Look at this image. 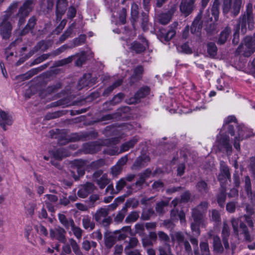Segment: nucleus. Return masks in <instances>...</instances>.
<instances>
[{
	"label": "nucleus",
	"mask_w": 255,
	"mask_h": 255,
	"mask_svg": "<svg viewBox=\"0 0 255 255\" xmlns=\"http://www.w3.org/2000/svg\"><path fill=\"white\" fill-rule=\"evenodd\" d=\"M35 21H36V19H35V18L34 17H31L29 19V21H28V22L27 23V24L26 25V27H25V29H32L35 24Z\"/></svg>",
	"instance_id": "obj_56"
},
{
	"label": "nucleus",
	"mask_w": 255,
	"mask_h": 255,
	"mask_svg": "<svg viewBox=\"0 0 255 255\" xmlns=\"http://www.w3.org/2000/svg\"><path fill=\"white\" fill-rule=\"evenodd\" d=\"M126 182L124 178H121L118 182H117L116 187L117 191L119 192L121 191L126 185Z\"/></svg>",
	"instance_id": "obj_49"
},
{
	"label": "nucleus",
	"mask_w": 255,
	"mask_h": 255,
	"mask_svg": "<svg viewBox=\"0 0 255 255\" xmlns=\"http://www.w3.org/2000/svg\"><path fill=\"white\" fill-rule=\"evenodd\" d=\"M109 209L107 208H101L97 210L95 214V220L104 226H108L111 221L110 217L108 216Z\"/></svg>",
	"instance_id": "obj_9"
},
{
	"label": "nucleus",
	"mask_w": 255,
	"mask_h": 255,
	"mask_svg": "<svg viewBox=\"0 0 255 255\" xmlns=\"http://www.w3.org/2000/svg\"><path fill=\"white\" fill-rule=\"evenodd\" d=\"M139 214L136 212H133L130 214L126 218V221L127 223L135 222L138 218Z\"/></svg>",
	"instance_id": "obj_43"
},
{
	"label": "nucleus",
	"mask_w": 255,
	"mask_h": 255,
	"mask_svg": "<svg viewBox=\"0 0 255 255\" xmlns=\"http://www.w3.org/2000/svg\"><path fill=\"white\" fill-rule=\"evenodd\" d=\"M200 251H194L195 255H210V251L207 242H201L200 244Z\"/></svg>",
	"instance_id": "obj_23"
},
{
	"label": "nucleus",
	"mask_w": 255,
	"mask_h": 255,
	"mask_svg": "<svg viewBox=\"0 0 255 255\" xmlns=\"http://www.w3.org/2000/svg\"><path fill=\"white\" fill-rule=\"evenodd\" d=\"M226 199L225 190L222 189L217 196V202L220 206H223Z\"/></svg>",
	"instance_id": "obj_39"
},
{
	"label": "nucleus",
	"mask_w": 255,
	"mask_h": 255,
	"mask_svg": "<svg viewBox=\"0 0 255 255\" xmlns=\"http://www.w3.org/2000/svg\"><path fill=\"white\" fill-rule=\"evenodd\" d=\"M53 155L54 158L57 159H61V158L69 155V153L66 152L65 149L60 148L56 151L53 152Z\"/></svg>",
	"instance_id": "obj_28"
},
{
	"label": "nucleus",
	"mask_w": 255,
	"mask_h": 255,
	"mask_svg": "<svg viewBox=\"0 0 255 255\" xmlns=\"http://www.w3.org/2000/svg\"><path fill=\"white\" fill-rule=\"evenodd\" d=\"M124 98V95L123 94H118L115 96L112 101L113 104H117L121 102L122 99Z\"/></svg>",
	"instance_id": "obj_52"
},
{
	"label": "nucleus",
	"mask_w": 255,
	"mask_h": 255,
	"mask_svg": "<svg viewBox=\"0 0 255 255\" xmlns=\"http://www.w3.org/2000/svg\"><path fill=\"white\" fill-rule=\"evenodd\" d=\"M123 168L120 165L116 164L112 167L111 172L113 176H117L121 173Z\"/></svg>",
	"instance_id": "obj_48"
},
{
	"label": "nucleus",
	"mask_w": 255,
	"mask_h": 255,
	"mask_svg": "<svg viewBox=\"0 0 255 255\" xmlns=\"http://www.w3.org/2000/svg\"><path fill=\"white\" fill-rule=\"evenodd\" d=\"M67 6L66 0H57L56 4V14L57 18L61 19V15L63 14Z\"/></svg>",
	"instance_id": "obj_15"
},
{
	"label": "nucleus",
	"mask_w": 255,
	"mask_h": 255,
	"mask_svg": "<svg viewBox=\"0 0 255 255\" xmlns=\"http://www.w3.org/2000/svg\"><path fill=\"white\" fill-rule=\"evenodd\" d=\"M135 229L136 233L141 234L144 231V226L142 224H137L135 225Z\"/></svg>",
	"instance_id": "obj_63"
},
{
	"label": "nucleus",
	"mask_w": 255,
	"mask_h": 255,
	"mask_svg": "<svg viewBox=\"0 0 255 255\" xmlns=\"http://www.w3.org/2000/svg\"><path fill=\"white\" fill-rule=\"evenodd\" d=\"M241 26V32L245 34L246 32V21L243 20L237 26L236 29L234 33V37L233 39V42L234 44H237L239 40V29L240 27Z\"/></svg>",
	"instance_id": "obj_16"
},
{
	"label": "nucleus",
	"mask_w": 255,
	"mask_h": 255,
	"mask_svg": "<svg viewBox=\"0 0 255 255\" xmlns=\"http://www.w3.org/2000/svg\"><path fill=\"white\" fill-rule=\"evenodd\" d=\"M196 187L198 191L202 194L206 193L208 190L207 184L203 181H200L198 182Z\"/></svg>",
	"instance_id": "obj_35"
},
{
	"label": "nucleus",
	"mask_w": 255,
	"mask_h": 255,
	"mask_svg": "<svg viewBox=\"0 0 255 255\" xmlns=\"http://www.w3.org/2000/svg\"><path fill=\"white\" fill-rule=\"evenodd\" d=\"M171 19V16L169 14L166 13L161 14L159 18V22L163 24H167Z\"/></svg>",
	"instance_id": "obj_42"
},
{
	"label": "nucleus",
	"mask_w": 255,
	"mask_h": 255,
	"mask_svg": "<svg viewBox=\"0 0 255 255\" xmlns=\"http://www.w3.org/2000/svg\"><path fill=\"white\" fill-rule=\"evenodd\" d=\"M159 252L160 255H172L170 251V248L168 246H166L164 249L160 248Z\"/></svg>",
	"instance_id": "obj_53"
},
{
	"label": "nucleus",
	"mask_w": 255,
	"mask_h": 255,
	"mask_svg": "<svg viewBox=\"0 0 255 255\" xmlns=\"http://www.w3.org/2000/svg\"><path fill=\"white\" fill-rule=\"evenodd\" d=\"M82 223L85 229L92 230L95 228V223L91 221L90 218L88 217L83 219Z\"/></svg>",
	"instance_id": "obj_30"
},
{
	"label": "nucleus",
	"mask_w": 255,
	"mask_h": 255,
	"mask_svg": "<svg viewBox=\"0 0 255 255\" xmlns=\"http://www.w3.org/2000/svg\"><path fill=\"white\" fill-rule=\"evenodd\" d=\"M72 248L70 244L68 242L66 244H64L62 247V251L60 255H67L72 253Z\"/></svg>",
	"instance_id": "obj_34"
},
{
	"label": "nucleus",
	"mask_w": 255,
	"mask_h": 255,
	"mask_svg": "<svg viewBox=\"0 0 255 255\" xmlns=\"http://www.w3.org/2000/svg\"><path fill=\"white\" fill-rule=\"evenodd\" d=\"M11 116L6 112L0 109V126L5 130L6 126H10L12 124Z\"/></svg>",
	"instance_id": "obj_12"
},
{
	"label": "nucleus",
	"mask_w": 255,
	"mask_h": 255,
	"mask_svg": "<svg viewBox=\"0 0 255 255\" xmlns=\"http://www.w3.org/2000/svg\"><path fill=\"white\" fill-rule=\"evenodd\" d=\"M219 0H215L211 8L212 16L210 18L211 21H217L218 20L219 14Z\"/></svg>",
	"instance_id": "obj_18"
},
{
	"label": "nucleus",
	"mask_w": 255,
	"mask_h": 255,
	"mask_svg": "<svg viewBox=\"0 0 255 255\" xmlns=\"http://www.w3.org/2000/svg\"><path fill=\"white\" fill-rule=\"evenodd\" d=\"M202 28V24L201 22V16H198L193 21L191 27V31L193 33H195L199 32Z\"/></svg>",
	"instance_id": "obj_24"
},
{
	"label": "nucleus",
	"mask_w": 255,
	"mask_h": 255,
	"mask_svg": "<svg viewBox=\"0 0 255 255\" xmlns=\"http://www.w3.org/2000/svg\"><path fill=\"white\" fill-rule=\"evenodd\" d=\"M138 139L136 137H133L128 142H125L121 146L120 149L116 146L118 143V139L110 140L107 139L104 141V144L108 147L105 150V152L110 155L119 154L123 152L128 150L130 148L133 147L134 144L138 141Z\"/></svg>",
	"instance_id": "obj_4"
},
{
	"label": "nucleus",
	"mask_w": 255,
	"mask_h": 255,
	"mask_svg": "<svg viewBox=\"0 0 255 255\" xmlns=\"http://www.w3.org/2000/svg\"><path fill=\"white\" fill-rule=\"evenodd\" d=\"M236 209V204L234 202H231L228 203L226 206L227 210L230 213L235 212Z\"/></svg>",
	"instance_id": "obj_55"
},
{
	"label": "nucleus",
	"mask_w": 255,
	"mask_h": 255,
	"mask_svg": "<svg viewBox=\"0 0 255 255\" xmlns=\"http://www.w3.org/2000/svg\"><path fill=\"white\" fill-rule=\"evenodd\" d=\"M94 178L101 189L105 188L109 182L107 174H102V171L95 172L94 174Z\"/></svg>",
	"instance_id": "obj_11"
},
{
	"label": "nucleus",
	"mask_w": 255,
	"mask_h": 255,
	"mask_svg": "<svg viewBox=\"0 0 255 255\" xmlns=\"http://www.w3.org/2000/svg\"><path fill=\"white\" fill-rule=\"evenodd\" d=\"M126 14L127 11L125 8H123L120 11L118 15V20H116L115 21L116 24H123L126 23ZM113 22H114V19L112 20Z\"/></svg>",
	"instance_id": "obj_25"
},
{
	"label": "nucleus",
	"mask_w": 255,
	"mask_h": 255,
	"mask_svg": "<svg viewBox=\"0 0 255 255\" xmlns=\"http://www.w3.org/2000/svg\"><path fill=\"white\" fill-rule=\"evenodd\" d=\"M34 6V3L32 0H26L22 6L20 8L18 13L19 17V24L21 25L25 20V18L32 10Z\"/></svg>",
	"instance_id": "obj_8"
},
{
	"label": "nucleus",
	"mask_w": 255,
	"mask_h": 255,
	"mask_svg": "<svg viewBox=\"0 0 255 255\" xmlns=\"http://www.w3.org/2000/svg\"><path fill=\"white\" fill-rule=\"evenodd\" d=\"M230 33V29L228 27L225 28V29L221 33L218 43L220 44L224 43L228 39Z\"/></svg>",
	"instance_id": "obj_27"
},
{
	"label": "nucleus",
	"mask_w": 255,
	"mask_h": 255,
	"mask_svg": "<svg viewBox=\"0 0 255 255\" xmlns=\"http://www.w3.org/2000/svg\"><path fill=\"white\" fill-rule=\"evenodd\" d=\"M76 13V10L74 7H70L69 8L67 15L69 18H73Z\"/></svg>",
	"instance_id": "obj_60"
},
{
	"label": "nucleus",
	"mask_w": 255,
	"mask_h": 255,
	"mask_svg": "<svg viewBox=\"0 0 255 255\" xmlns=\"http://www.w3.org/2000/svg\"><path fill=\"white\" fill-rule=\"evenodd\" d=\"M169 201H161L157 204L156 207V210L157 212L159 214H162L164 212V207H166L169 204Z\"/></svg>",
	"instance_id": "obj_36"
},
{
	"label": "nucleus",
	"mask_w": 255,
	"mask_h": 255,
	"mask_svg": "<svg viewBox=\"0 0 255 255\" xmlns=\"http://www.w3.org/2000/svg\"><path fill=\"white\" fill-rule=\"evenodd\" d=\"M208 207V203L206 202H202L198 206L194 208L192 211V216L194 222L191 223V229L197 235L200 234L199 227L205 226L204 216L205 215Z\"/></svg>",
	"instance_id": "obj_2"
},
{
	"label": "nucleus",
	"mask_w": 255,
	"mask_h": 255,
	"mask_svg": "<svg viewBox=\"0 0 255 255\" xmlns=\"http://www.w3.org/2000/svg\"><path fill=\"white\" fill-rule=\"evenodd\" d=\"M151 174V171L147 169L141 175L139 179L136 181V184L141 185L145 180L146 178L149 176Z\"/></svg>",
	"instance_id": "obj_33"
},
{
	"label": "nucleus",
	"mask_w": 255,
	"mask_h": 255,
	"mask_svg": "<svg viewBox=\"0 0 255 255\" xmlns=\"http://www.w3.org/2000/svg\"><path fill=\"white\" fill-rule=\"evenodd\" d=\"M138 14V6L135 3H132L131 6V15L132 17L135 19Z\"/></svg>",
	"instance_id": "obj_45"
},
{
	"label": "nucleus",
	"mask_w": 255,
	"mask_h": 255,
	"mask_svg": "<svg viewBox=\"0 0 255 255\" xmlns=\"http://www.w3.org/2000/svg\"><path fill=\"white\" fill-rule=\"evenodd\" d=\"M86 164V162L82 160H77L74 161V169L76 170L79 176L84 174Z\"/></svg>",
	"instance_id": "obj_19"
},
{
	"label": "nucleus",
	"mask_w": 255,
	"mask_h": 255,
	"mask_svg": "<svg viewBox=\"0 0 255 255\" xmlns=\"http://www.w3.org/2000/svg\"><path fill=\"white\" fill-rule=\"evenodd\" d=\"M44 198L45 199V204L47 205L54 203L58 200V197L57 196L50 194H46L44 196Z\"/></svg>",
	"instance_id": "obj_37"
},
{
	"label": "nucleus",
	"mask_w": 255,
	"mask_h": 255,
	"mask_svg": "<svg viewBox=\"0 0 255 255\" xmlns=\"http://www.w3.org/2000/svg\"><path fill=\"white\" fill-rule=\"evenodd\" d=\"M208 52L211 56H215L216 54L217 47L216 45L213 43H210L208 45Z\"/></svg>",
	"instance_id": "obj_44"
},
{
	"label": "nucleus",
	"mask_w": 255,
	"mask_h": 255,
	"mask_svg": "<svg viewBox=\"0 0 255 255\" xmlns=\"http://www.w3.org/2000/svg\"><path fill=\"white\" fill-rule=\"evenodd\" d=\"M66 231L61 227L55 228L50 230V236L52 239H56L60 242L66 244Z\"/></svg>",
	"instance_id": "obj_10"
},
{
	"label": "nucleus",
	"mask_w": 255,
	"mask_h": 255,
	"mask_svg": "<svg viewBox=\"0 0 255 255\" xmlns=\"http://www.w3.org/2000/svg\"><path fill=\"white\" fill-rule=\"evenodd\" d=\"M143 71V67L141 66H138L136 67L134 70L133 76L137 78H138L142 74Z\"/></svg>",
	"instance_id": "obj_51"
},
{
	"label": "nucleus",
	"mask_w": 255,
	"mask_h": 255,
	"mask_svg": "<svg viewBox=\"0 0 255 255\" xmlns=\"http://www.w3.org/2000/svg\"><path fill=\"white\" fill-rule=\"evenodd\" d=\"M158 236L159 238L163 241H167L169 240L168 236L163 232H159Z\"/></svg>",
	"instance_id": "obj_61"
},
{
	"label": "nucleus",
	"mask_w": 255,
	"mask_h": 255,
	"mask_svg": "<svg viewBox=\"0 0 255 255\" xmlns=\"http://www.w3.org/2000/svg\"><path fill=\"white\" fill-rule=\"evenodd\" d=\"M245 188L248 195L251 196L252 198V190H251V183L249 176H246L245 179Z\"/></svg>",
	"instance_id": "obj_41"
},
{
	"label": "nucleus",
	"mask_w": 255,
	"mask_h": 255,
	"mask_svg": "<svg viewBox=\"0 0 255 255\" xmlns=\"http://www.w3.org/2000/svg\"><path fill=\"white\" fill-rule=\"evenodd\" d=\"M175 34V31L173 29L169 30L164 36V39L166 41L170 40Z\"/></svg>",
	"instance_id": "obj_57"
},
{
	"label": "nucleus",
	"mask_w": 255,
	"mask_h": 255,
	"mask_svg": "<svg viewBox=\"0 0 255 255\" xmlns=\"http://www.w3.org/2000/svg\"><path fill=\"white\" fill-rule=\"evenodd\" d=\"M220 169L221 174L219 176V180L227 179L230 178L229 170L226 163L221 161L220 162Z\"/></svg>",
	"instance_id": "obj_20"
},
{
	"label": "nucleus",
	"mask_w": 255,
	"mask_h": 255,
	"mask_svg": "<svg viewBox=\"0 0 255 255\" xmlns=\"http://www.w3.org/2000/svg\"><path fill=\"white\" fill-rule=\"evenodd\" d=\"M94 189V185L91 183H87L81 186L77 194L80 197L84 198L91 193Z\"/></svg>",
	"instance_id": "obj_13"
},
{
	"label": "nucleus",
	"mask_w": 255,
	"mask_h": 255,
	"mask_svg": "<svg viewBox=\"0 0 255 255\" xmlns=\"http://www.w3.org/2000/svg\"><path fill=\"white\" fill-rule=\"evenodd\" d=\"M85 52H82V55L81 56H80L78 59L77 60L76 62V65L78 66H80L81 65H82V64H83V63L85 61V60H86V58H85Z\"/></svg>",
	"instance_id": "obj_62"
},
{
	"label": "nucleus",
	"mask_w": 255,
	"mask_h": 255,
	"mask_svg": "<svg viewBox=\"0 0 255 255\" xmlns=\"http://www.w3.org/2000/svg\"><path fill=\"white\" fill-rule=\"evenodd\" d=\"M126 211V210L125 208H124L122 211H120L115 217V221L118 222L122 221L125 218Z\"/></svg>",
	"instance_id": "obj_47"
},
{
	"label": "nucleus",
	"mask_w": 255,
	"mask_h": 255,
	"mask_svg": "<svg viewBox=\"0 0 255 255\" xmlns=\"http://www.w3.org/2000/svg\"><path fill=\"white\" fill-rule=\"evenodd\" d=\"M211 217L212 220L214 221L219 222L221 220L220 213L218 211L216 210H212Z\"/></svg>",
	"instance_id": "obj_50"
},
{
	"label": "nucleus",
	"mask_w": 255,
	"mask_h": 255,
	"mask_svg": "<svg viewBox=\"0 0 255 255\" xmlns=\"http://www.w3.org/2000/svg\"><path fill=\"white\" fill-rule=\"evenodd\" d=\"M223 13L229 12L233 16L237 15L240 11L242 4V0H221Z\"/></svg>",
	"instance_id": "obj_5"
},
{
	"label": "nucleus",
	"mask_w": 255,
	"mask_h": 255,
	"mask_svg": "<svg viewBox=\"0 0 255 255\" xmlns=\"http://www.w3.org/2000/svg\"><path fill=\"white\" fill-rule=\"evenodd\" d=\"M70 228L72 231L75 236L78 239H80L82 237V230L79 227L75 226L73 221H71L70 223Z\"/></svg>",
	"instance_id": "obj_26"
},
{
	"label": "nucleus",
	"mask_w": 255,
	"mask_h": 255,
	"mask_svg": "<svg viewBox=\"0 0 255 255\" xmlns=\"http://www.w3.org/2000/svg\"><path fill=\"white\" fill-rule=\"evenodd\" d=\"M12 29L11 24L9 21V16L5 14L0 17V32L3 38L9 37Z\"/></svg>",
	"instance_id": "obj_7"
},
{
	"label": "nucleus",
	"mask_w": 255,
	"mask_h": 255,
	"mask_svg": "<svg viewBox=\"0 0 255 255\" xmlns=\"http://www.w3.org/2000/svg\"><path fill=\"white\" fill-rule=\"evenodd\" d=\"M82 248L86 251L91 249V242L88 240H84L82 244Z\"/></svg>",
	"instance_id": "obj_59"
},
{
	"label": "nucleus",
	"mask_w": 255,
	"mask_h": 255,
	"mask_svg": "<svg viewBox=\"0 0 255 255\" xmlns=\"http://www.w3.org/2000/svg\"><path fill=\"white\" fill-rule=\"evenodd\" d=\"M60 222L66 228H70L69 223L71 221H73L72 219L67 220L65 216L63 214H59L58 216Z\"/></svg>",
	"instance_id": "obj_38"
},
{
	"label": "nucleus",
	"mask_w": 255,
	"mask_h": 255,
	"mask_svg": "<svg viewBox=\"0 0 255 255\" xmlns=\"http://www.w3.org/2000/svg\"><path fill=\"white\" fill-rule=\"evenodd\" d=\"M73 58V56H70L68 58L59 60L56 63V65L58 66H62L68 64L72 61Z\"/></svg>",
	"instance_id": "obj_46"
},
{
	"label": "nucleus",
	"mask_w": 255,
	"mask_h": 255,
	"mask_svg": "<svg viewBox=\"0 0 255 255\" xmlns=\"http://www.w3.org/2000/svg\"><path fill=\"white\" fill-rule=\"evenodd\" d=\"M128 160V155H125L121 157L118 161L117 164L120 165L123 168V166L126 164Z\"/></svg>",
	"instance_id": "obj_58"
},
{
	"label": "nucleus",
	"mask_w": 255,
	"mask_h": 255,
	"mask_svg": "<svg viewBox=\"0 0 255 255\" xmlns=\"http://www.w3.org/2000/svg\"><path fill=\"white\" fill-rule=\"evenodd\" d=\"M184 238V234L180 232H175L171 235L172 241H176L179 245L183 244L186 241Z\"/></svg>",
	"instance_id": "obj_29"
},
{
	"label": "nucleus",
	"mask_w": 255,
	"mask_h": 255,
	"mask_svg": "<svg viewBox=\"0 0 255 255\" xmlns=\"http://www.w3.org/2000/svg\"><path fill=\"white\" fill-rule=\"evenodd\" d=\"M72 30L71 28H69L61 36L60 38V40L61 42H63L66 39H67L68 37L70 36V35L72 34Z\"/></svg>",
	"instance_id": "obj_54"
},
{
	"label": "nucleus",
	"mask_w": 255,
	"mask_h": 255,
	"mask_svg": "<svg viewBox=\"0 0 255 255\" xmlns=\"http://www.w3.org/2000/svg\"><path fill=\"white\" fill-rule=\"evenodd\" d=\"M122 82V80L119 79L117 80L116 82H115L112 86H110L107 88L103 93L104 95H108L111 92H112L115 88L120 86Z\"/></svg>",
	"instance_id": "obj_40"
},
{
	"label": "nucleus",
	"mask_w": 255,
	"mask_h": 255,
	"mask_svg": "<svg viewBox=\"0 0 255 255\" xmlns=\"http://www.w3.org/2000/svg\"><path fill=\"white\" fill-rule=\"evenodd\" d=\"M194 7V4L192 2H185L182 0L180 5V11L185 16L188 15L192 11Z\"/></svg>",
	"instance_id": "obj_17"
},
{
	"label": "nucleus",
	"mask_w": 255,
	"mask_h": 255,
	"mask_svg": "<svg viewBox=\"0 0 255 255\" xmlns=\"http://www.w3.org/2000/svg\"><path fill=\"white\" fill-rule=\"evenodd\" d=\"M237 51L239 54L245 57L251 56L255 52V37H246Z\"/></svg>",
	"instance_id": "obj_6"
},
{
	"label": "nucleus",
	"mask_w": 255,
	"mask_h": 255,
	"mask_svg": "<svg viewBox=\"0 0 255 255\" xmlns=\"http://www.w3.org/2000/svg\"><path fill=\"white\" fill-rule=\"evenodd\" d=\"M234 123L236 125V119L233 116H228L224 120V123L220 130V137L218 136V146L220 150H225L227 154H230L232 149V146L227 133L234 136V147L237 150H240L239 142L245 138L252 135L253 132L243 125H240L237 127V131H234V125L231 123Z\"/></svg>",
	"instance_id": "obj_1"
},
{
	"label": "nucleus",
	"mask_w": 255,
	"mask_h": 255,
	"mask_svg": "<svg viewBox=\"0 0 255 255\" xmlns=\"http://www.w3.org/2000/svg\"><path fill=\"white\" fill-rule=\"evenodd\" d=\"M149 93V89L148 87H145L141 88L135 94V97L137 99L143 98L148 95Z\"/></svg>",
	"instance_id": "obj_32"
},
{
	"label": "nucleus",
	"mask_w": 255,
	"mask_h": 255,
	"mask_svg": "<svg viewBox=\"0 0 255 255\" xmlns=\"http://www.w3.org/2000/svg\"><path fill=\"white\" fill-rule=\"evenodd\" d=\"M241 221V219H235L233 218L231 220L232 226L234 229V233L236 234V236H238L239 231H238V227L239 224L240 223V228L241 231H242V233H244L245 235H247V228L246 225L243 223H240Z\"/></svg>",
	"instance_id": "obj_14"
},
{
	"label": "nucleus",
	"mask_w": 255,
	"mask_h": 255,
	"mask_svg": "<svg viewBox=\"0 0 255 255\" xmlns=\"http://www.w3.org/2000/svg\"><path fill=\"white\" fill-rule=\"evenodd\" d=\"M141 42V43L135 42L132 45V49L135 52L140 53L147 47L148 43L144 38L142 39Z\"/></svg>",
	"instance_id": "obj_21"
},
{
	"label": "nucleus",
	"mask_w": 255,
	"mask_h": 255,
	"mask_svg": "<svg viewBox=\"0 0 255 255\" xmlns=\"http://www.w3.org/2000/svg\"><path fill=\"white\" fill-rule=\"evenodd\" d=\"M230 235V230L227 221L223 222V227L222 231V243L221 239L218 236H213V246L214 250L218 253H222L224 249L227 251L230 250L229 238Z\"/></svg>",
	"instance_id": "obj_3"
},
{
	"label": "nucleus",
	"mask_w": 255,
	"mask_h": 255,
	"mask_svg": "<svg viewBox=\"0 0 255 255\" xmlns=\"http://www.w3.org/2000/svg\"><path fill=\"white\" fill-rule=\"evenodd\" d=\"M149 160L150 158L148 156L142 155L137 158L134 163L133 166L135 168L143 167L146 165L147 163L149 162Z\"/></svg>",
	"instance_id": "obj_22"
},
{
	"label": "nucleus",
	"mask_w": 255,
	"mask_h": 255,
	"mask_svg": "<svg viewBox=\"0 0 255 255\" xmlns=\"http://www.w3.org/2000/svg\"><path fill=\"white\" fill-rule=\"evenodd\" d=\"M246 210L248 215H245L243 218L244 220L246 221L249 226L252 227L253 226V223L252 219L249 216L252 215L254 213V209L251 206H247L246 207Z\"/></svg>",
	"instance_id": "obj_31"
},
{
	"label": "nucleus",
	"mask_w": 255,
	"mask_h": 255,
	"mask_svg": "<svg viewBox=\"0 0 255 255\" xmlns=\"http://www.w3.org/2000/svg\"><path fill=\"white\" fill-rule=\"evenodd\" d=\"M190 198V193L189 192H185L181 195V201L186 202L189 200Z\"/></svg>",
	"instance_id": "obj_64"
}]
</instances>
